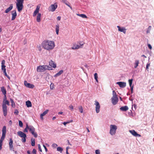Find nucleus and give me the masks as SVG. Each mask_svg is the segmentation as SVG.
Instances as JSON below:
<instances>
[{
  "instance_id": "nucleus-16",
  "label": "nucleus",
  "mask_w": 154,
  "mask_h": 154,
  "mask_svg": "<svg viewBox=\"0 0 154 154\" xmlns=\"http://www.w3.org/2000/svg\"><path fill=\"white\" fill-rule=\"evenodd\" d=\"M40 9V7L37 6L36 7V9L35 11L33 14V17L35 16L36 14L38 13Z\"/></svg>"
},
{
  "instance_id": "nucleus-31",
  "label": "nucleus",
  "mask_w": 154,
  "mask_h": 154,
  "mask_svg": "<svg viewBox=\"0 0 154 154\" xmlns=\"http://www.w3.org/2000/svg\"><path fill=\"white\" fill-rule=\"evenodd\" d=\"M59 26L58 24L56 25V31L57 35L58 34L59 31Z\"/></svg>"
},
{
  "instance_id": "nucleus-41",
  "label": "nucleus",
  "mask_w": 154,
  "mask_h": 154,
  "mask_svg": "<svg viewBox=\"0 0 154 154\" xmlns=\"http://www.w3.org/2000/svg\"><path fill=\"white\" fill-rule=\"evenodd\" d=\"M112 97H117V95L116 94V93L114 90L112 91Z\"/></svg>"
},
{
  "instance_id": "nucleus-45",
  "label": "nucleus",
  "mask_w": 154,
  "mask_h": 154,
  "mask_svg": "<svg viewBox=\"0 0 154 154\" xmlns=\"http://www.w3.org/2000/svg\"><path fill=\"white\" fill-rule=\"evenodd\" d=\"M58 145L56 143H54L52 145V146L54 148H56Z\"/></svg>"
},
{
  "instance_id": "nucleus-54",
  "label": "nucleus",
  "mask_w": 154,
  "mask_h": 154,
  "mask_svg": "<svg viewBox=\"0 0 154 154\" xmlns=\"http://www.w3.org/2000/svg\"><path fill=\"white\" fill-rule=\"evenodd\" d=\"M131 87V93H132L133 92V86H131V87Z\"/></svg>"
},
{
  "instance_id": "nucleus-14",
  "label": "nucleus",
  "mask_w": 154,
  "mask_h": 154,
  "mask_svg": "<svg viewBox=\"0 0 154 154\" xmlns=\"http://www.w3.org/2000/svg\"><path fill=\"white\" fill-rule=\"evenodd\" d=\"M9 143V148L11 150H13L14 148L13 146V141L12 138L10 139Z\"/></svg>"
},
{
  "instance_id": "nucleus-60",
  "label": "nucleus",
  "mask_w": 154,
  "mask_h": 154,
  "mask_svg": "<svg viewBox=\"0 0 154 154\" xmlns=\"http://www.w3.org/2000/svg\"><path fill=\"white\" fill-rule=\"evenodd\" d=\"M12 121L11 120H10L9 122V124H10V125H11L12 124Z\"/></svg>"
},
{
  "instance_id": "nucleus-46",
  "label": "nucleus",
  "mask_w": 154,
  "mask_h": 154,
  "mask_svg": "<svg viewBox=\"0 0 154 154\" xmlns=\"http://www.w3.org/2000/svg\"><path fill=\"white\" fill-rule=\"evenodd\" d=\"M94 78L95 79H97L98 75L97 73H95L94 74Z\"/></svg>"
},
{
  "instance_id": "nucleus-58",
  "label": "nucleus",
  "mask_w": 154,
  "mask_h": 154,
  "mask_svg": "<svg viewBox=\"0 0 154 154\" xmlns=\"http://www.w3.org/2000/svg\"><path fill=\"white\" fill-rule=\"evenodd\" d=\"M85 44V43L84 42H80L79 43V44H80V46H81V47L83 45Z\"/></svg>"
},
{
  "instance_id": "nucleus-5",
  "label": "nucleus",
  "mask_w": 154,
  "mask_h": 154,
  "mask_svg": "<svg viewBox=\"0 0 154 154\" xmlns=\"http://www.w3.org/2000/svg\"><path fill=\"white\" fill-rule=\"evenodd\" d=\"M48 67V66L43 65L37 67V70L38 72H42L46 70L47 68Z\"/></svg>"
},
{
  "instance_id": "nucleus-7",
  "label": "nucleus",
  "mask_w": 154,
  "mask_h": 154,
  "mask_svg": "<svg viewBox=\"0 0 154 154\" xmlns=\"http://www.w3.org/2000/svg\"><path fill=\"white\" fill-rule=\"evenodd\" d=\"M95 102L94 104L96 105L95 110L96 112L97 113H98L100 111V106L99 103L98 101H95Z\"/></svg>"
},
{
  "instance_id": "nucleus-56",
  "label": "nucleus",
  "mask_w": 154,
  "mask_h": 154,
  "mask_svg": "<svg viewBox=\"0 0 154 154\" xmlns=\"http://www.w3.org/2000/svg\"><path fill=\"white\" fill-rule=\"evenodd\" d=\"M150 63H147L146 64V69H148L149 67L150 66Z\"/></svg>"
},
{
  "instance_id": "nucleus-11",
  "label": "nucleus",
  "mask_w": 154,
  "mask_h": 154,
  "mask_svg": "<svg viewBox=\"0 0 154 154\" xmlns=\"http://www.w3.org/2000/svg\"><path fill=\"white\" fill-rule=\"evenodd\" d=\"M116 84L118 85L121 88H124L126 86V83L124 82H116Z\"/></svg>"
},
{
  "instance_id": "nucleus-3",
  "label": "nucleus",
  "mask_w": 154,
  "mask_h": 154,
  "mask_svg": "<svg viewBox=\"0 0 154 154\" xmlns=\"http://www.w3.org/2000/svg\"><path fill=\"white\" fill-rule=\"evenodd\" d=\"M17 134L20 137H22L21 141L23 143H25L26 141V135L25 134L21 131L17 132Z\"/></svg>"
},
{
  "instance_id": "nucleus-52",
  "label": "nucleus",
  "mask_w": 154,
  "mask_h": 154,
  "mask_svg": "<svg viewBox=\"0 0 154 154\" xmlns=\"http://www.w3.org/2000/svg\"><path fill=\"white\" fill-rule=\"evenodd\" d=\"M147 46H148V47L150 49H152V47L151 45L150 44H147Z\"/></svg>"
},
{
  "instance_id": "nucleus-51",
  "label": "nucleus",
  "mask_w": 154,
  "mask_h": 154,
  "mask_svg": "<svg viewBox=\"0 0 154 154\" xmlns=\"http://www.w3.org/2000/svg\"><path fill=\"white\" fill-rule=\"evenodd\" d=\"M36 150L35 149H33L32 152L33 154H36Z\"/></svg>"
},
{
  "instance_id": "nucleus-12",
  "label": "nucleus",
  "mask_w": 154,
  "mask_h": 154,
  "mask_svg": "<svg viewBox=\"0 0 154 154\" xmlns=\"http://www.w3.org/2000/svg\"><path fill=\"white\" fill-rule=\"evenodd\" d=\"M12 17L11 18V20H14L16 18L17 14L16 10H13L11 12Z\"/></svg>"
},
{
  "instance_id": "nucleus-21",
  "label": "nucleus",
  "mask_w": 154,
  "mask_h": 154,
  "mask_svg": "<svg viewBox=\"0 0 154 154\" xmlns=\"http://www.w3.org/2000/svg\"><path fill=\"white\" fill-rule=\"evenodd\" d=\"M120 109L122 111H125L128 109V106H125L121 107Z\"/></svg>"
},
{
  "instance_id": "nucleus-22",
  "label": "nucleus",
  "mask_w": 154,
  "mask_h": 154,
  "mask_svg": "<svg viewBox=\"0 0 154 154\" xmlns=\"http://www.w3.org/2000/svg\"><path fill=\"white\" fill-rule=\"evenodd\" d=\"M29 131L31 133H32L34 131H35V129L33 126L30 125L29 127Z\"/></svg>"
},
{
  "instance_id": "nucleus-44",
  "label": "nucleus",
  "mask_w": 154,
  "mask_h": 154,
  "mask_svg": "<svg viewBox=\"0 0 154 154\" xmlns=\"http://www.w3.org/2000/svg\"><path fill=\"white\" fill-rule=\"evenodd\" d=\"M11 105L12 106H13V105L15 106V103L14 102V101L13 99H11Z\"/></svg>"
},
{
  "instance_id": "nucleus-28",
  "label": "nucleus",
  "mask_w": 154,
  "mask_h": 154,
  "mask_svg": "<svg viewBox=\"0 0 154 154\" xmlns=\"http://www.w3.org/2000/svg\"><path fill=\"white\" fill-rule=\"evenodd\" d=\"M16 5H23L24 0H17Z\"/></svg>"
},
{
  "instance_id": "nucleus-42",
  "label": "nucleus",
  "mask_w": 154,
  "mask_h": 154,
  "mask_svg": "<svg viewBox=\"0 0 154 154\" xmlns=\"http://www.w3.org/2000/svg\"><path fill=\"white\" fill-rule=\"evenodd\" d=\"M4 73L5 75L9 79H10V77L7 74L6 71H5H5L4 72H3Z\"/></svg>"
},
{
  "instance_id": "nucleus-30",
  "label": "nucleus",
  "mask_w": 154,
  "mask_h": 154,
  "mask_svg": "<svg viewBox=\"0 0 154 154\" xmlns=\"http://www.w3.org/2000/svg\"><path fill=\"white\" fill-rule=\"evenodd\" d=\"M6 127L5 126H4L2 129V134H5L6 133Z\"/></svg>"
},
{
  "instance_id": "nucleus-61",
  "label": "nucleus",
  "mask_w": 154,
  "mask_h": 154,
  "mask_svg": "<svg viewBox=\"0 0 154 154\" xmlns=\"http://www.w3.org/2000/svg\"><path fill=\"white\" fill-rule=\"evenodd\" d=\"M63 124H64V125H66V124H68V122H64L63 123Z\"/></svg>"
},
{
  "instance_id": "nucleus-43",
  "label": "nucleus",
  "mask_w": 154,
  "mask_h": 154,
  "mask_svg": "<svg viewBox=\"0 0 154 154\" xmlns=\"http://www.w3.org/2000/svg\"><path fill=\"white\" fill-rule=\"evenodd\" d=\"M19 125L20 126V127H23V124L21 121H19Z\"/></svg>"
},
{
  "instance_id": "nucleus-39",
  "label": "nucleus",
  "mask_w": 154,
  "mask_h": 154,
  "mask_svg": "<svg viewBox=\"0 0 154 154\" xmlns=\"http://www.w3.org/2000/svg\"><path fill=\"white\" fill-rule=\"evenodd\" d=\"M5 134H2V136L1 138V139L0 140H2V142L4 140L5 138Z\"/></svg>"
},
{
  "instance_id": "nucleus-48",
  "label": "nucleus",
  "mask_w": 154,
  "mask_h": 154,
  "mask_svg": "<svg viewBox=\"0 0 154 154\" xmlns=\"http://www.w3.org/2000/svg\"><path fill=\"white\" fill-rule=\"evenodd\" d=\"M2 140H0V149H1L2 148Z\"/></svg>"
},
{
  "instance_id": "nucleus-10",
  "label": "nucleus",
  "mask_w": 154,
  "mask_h": 154,
  "mask_svg": "<svg viewBox=\"0 0 154 154\" xmlns=\"http://www.w3.org/2000/svg\"><path fill=\"white\" fill-rule=\"evenodd\" d=\"M129 132L132 135L134 136L138 137H140L141 136V135L140 134H137V132L134 130H130Z\"/></svg>"
},
{
  "instance_id": "nucleus-34",
  "label": "nucleus",
  "mask_w": 154,
  "mask_h": 154,
  "mask_svg": "<svg viewBox=\"0 0 154 154\" xmlns=\"http://www.w3.org/2000/svg\"><path fill=\"white\" fill-rule=\"evenodd\" d=\"M57 150L58 151H60L61 153L63 150V149L61 147H58L57 148Z\"/></svg>"
},
{
  "instance_id": "nucleus-24",
  "label": "nucleus",
  "mask_w": 154,
  "mask_h": 154,
  "mask_svg": "<svg viewBox=\"0 0 154 154\" xmlns=\"http://www.w3.org/2000/svg\"><path fill=\"white\" fill-rule=\"evenodd\" d=\"M139 63V61L138 60H136L134 63V68H136L138 66Z\"/></svg>"
},
{
  "instance_id": "nucleus-9",
  "label": "nucleus",
  "mask_w": 154,
  "mask_h": 154,
  "mask_svg": "<svg viewBox=\"0 0 154 154\" xmlns=\"http://www.w3.org/2000/svg\"><path fill=\"white\" fill-rule=\"evenodd\" d=\"M24 85L26 87L29 88H33L34 87V85L28 83L26 81H24Z\"/></svg>"
},
{
  "instance_id": "nucleus-26",
  "label": "nucleus",
  "mask_w": 154,
  "mask_h": 154,
  "mask_svg": "<svg viewBox=\"0 0 154 154\" xmlns=\"http://www.w3.org/2000/svg\"><path fill=\"white\" fill-rule=\"evenodd\" d=\"M26 105L28 107H31L32 106L31 102L29 100L26 102Z\"/></svg>"
},
{
  "instance_id": "nucleus-1",
  "label": "nucleus",
  "mask_w": 154,
  "mask_h": 154,
  "mask_svg": "<svg viewBox=\"0 0 154 154\" xmlns=\"http://www.w3.org/2000/svg\"><path fill=\"white\" fill-rule=\"evenodd\" d=\"M41 45L44 49L49 51L53 50L55 46L54 41L48 40H44L42 43Z\"/></svg>"
},
{
  "instance_id": "nucleus-35",
  "label": "nucleus",
  "mask_w": 154,
  "mask_h": 154,
  "mask_svg": "<svg viewBox=\"0 0 154 154\" xmlns=\"http://www.w3.org/2000/svg\"><path fill=\"white\" fill-rule=\"evenodd\" d=\"M31 145L32 146H34L35 145V140L34 139L33 140L32 139H31Z\"/></svg>"
},
{
  "instance_id": "nucleus-13",
  "label": "nucleus",
  "mask_w": 154,
  "mask_h": 154,
  "mask_svg": "<svg viewBox=\"0 0 154 154\" xmlns=\"http://www.w3.org/2000/svg\"><path fill=\"white\" fill-rule=\"evenodd\" d=\"M117 27L118 29V30L121 32H122L124 33L125 34L126 32V29L124 27H121L119 26H117Z\"/></svg>"
},
{
  "instance_id": "nucleus-37",
  "label": "nucleus",
  "mask_w": 154,
  "mask_h": 154,
  "mask_svg": "<svg viewBox=\"0 0 154 154\" xmlns=\"http://www.w3.org/2000/svg\"><path fill=\"white\" fill-rule=\"evenodd\" d=\"M2 70H3V72H4L5 70V71H6V69H5V65H2Z\"/></svg>"
},
{
  "instance_id": "nucleus-17",
  "label": "nucleus",
  "mask_w": 154,
  "mask_h": 154,
  "mask_svg": "<svg viewBox=\"0 0 154 154\" xmlns=\"http://www.w3.org/2000/svg\"><path fill=\"white\" fill-rule=\"evenodd\" d=\"M13 5L11 4L10 5V7L7 8L5 10V12L6 13H8L13 8Z\"/></svg>"
},
{
  "instance_id": "nucleus-50",
  "label": "nucleus",
  "mask_w": 154,
  "mask_h": 154,
  "mask_svg": "<svg viewBox=\"0 0 154 154\" xmlns=\"http://www.w3.org/2000/svg\"><path fill=\"white\" fill-rule=\"evenodd\" d=\"M95 153L96 154H100V151L99 150H96L95 151Z\"/></svg>"
},
{
  "instance_id": "nucleus-57",
  "label": "nucleus",
  "mask_w": 154,
  "mask_h": 154,
  "mask_svg": "<svg viewBox=\"0 0 154 154\" xmlns=\"http://www.w3.org/2000/svg\"><path fill=\"white\" fill-rule=\"evenodd\" d=\"M69 107L71 110H72L73 109V106L71 105L69 106Z\"/></svg>"
},
{
  "instance_id": "nucleus-38",
  "label": "nucleus",
  "mask_w": 154,
  "mask_h": 154,
  "mask_svg": "<svg viewBox=\"0 0 154 154\" xmlns=\"http://www.w3.org/2000/svg\"><path fill=\"white\" fill-rule=\"evenodd\" d=\"M128 81H129L130 86L131 87L132 86V83L133 79H129Z\"/></svg>"
},
{
  "instance_id": "nucleus-63",
  "label": "nucleus",
  "mask_w": 154,
  "mask_h": 154,
  "mask_svg": "<svg viewBox=\"0 0 154 154\" xmlns=\"http://www.w3.org/2000/svg\"><path fill=\"white\" fill-rule=\"evenodd\" d=\"M73 122V120H71L70 121H68L66 122H68V123H69L71 122Z\"/></svg>"
},
{
  "instance_id": "nucleus-29",
  "label": "nucleus",
  "mask_w": 154,
  "mask_h": 154,
  "mask_svg": "<svg viewBox=\"0 0 154 154\" xmlns=\"http://www.w3.org/2000/svg\"><path fill=\"white\" fill-rule=\"evenodd\" d=\"M77 15L80 16L83 18H87V16L85 14H76Z\"/></svg>"
},
{
  "instance_id": "nucleus-33",
  "label": "nucleus",
  "mask_w": 154,
  "mask_h": 154,
  "mask_svg": "<svg viewBox=\"0 0 154 154\" xmlns=\"http://www.w3.org/2000/svg\"><path fill=\"white\" fill-rule=\"evenodd\" d=\"M31 133L34 137L36 138L38 137V134L37 133L35 132V131H34L33 132H32Z\"/></svg>"
},
{
  "instance_id": "nucleus-53",
  "label": "nucleus",
  "mask_w": 154,
  "mask_h": 154,
  "mask_svg": "<svg viewBox=\"0 0 154 154\" xmlns=\"http://www.w3.org/2000/svg\"><path fill=\"white\" fill-rule=\"evenodd\" d=\"M4 95V99L3 100V101H4L5 100H7L6 94H5V95Z\"/></svg>"
},
{
  "instance_id": "nucleus-49",
  "label": "nucleus",
  "mask_w": 154,
  "mask_h": 154,
  "mask_svg": "<svg viewBox=\"0 0 154 154\" xmlns=\"http://www.w3.org/2000/svg\"><path fill=\"white\" fill-rule=\"evenodd\" d=\"M38 149H39V150L41 152H42V149H41V146L39 144H38Z\"/></svg>"
},
{
  "instance_id": "nucleus-20",
  "label": "nucleus",
  "mask_w": 154,
  "mask_h": 154,
  "mask_svg": "<svg viewBox=\"0 0 154 154\" xmlns=\"http://www.w3.org/2000/svg\"><path fill=\"white\" fill-rule=\"evenodd\" d=\"M49 65L51 67L55 68L56 67V64L54 63V62L52 60H51L49 62Z\"/></svg>"
},
{
  "instance_id": "nucleus-19",
  "label": "nucleus",
  "mask_w": 154,
  "mask_h": 154,
  "mask_svg": "<svg viewBox=\"0 0 154 154\" xmlns=\"http://www.w3.org/2000/svg\"><path fill=\"white\" fill-rule=\"evenodd\" d=\"M48 112V110L47 109L44 111L42 114H41L40 115L41 119L42 120L43 119V117L45 116L46 114H47Z\"/></svg>"
},
{
  "instance_id": "nucleus-62",
  "label": "nucleus",
  "mask_w": 154,
  "mask_h": 154,
  "mask_svg": "<svg viewBox=\"0 0 154 154\" xmlns=\"http://www.w3.org/2000/svg\"><path fill=\"white\" fill-rule=\"evenodd\" d=\"M61 19V17H60L58 16L57 17V20H60Z\"/></svg>"
},
{
  "instance_id": "nucleus-59",
  "label": "nucleus",
  "mask_w": 154,
  "mask_h": 154,
  "mask_svg": "<svg viewBox=\"0 0 154 154\" xmlns=\"http://www.w3.org/2000/svg\"><path fill=\"white\" fill-rule=\"evenodd\" d=\"M43 146L45 149L46 152H47L48 151V149H47V148H46V146L44 145H43Z\"/></svg>"
},
{
  "instance_id": "nucleus-4",
  "label": "nucleus",
  "mask_w": 154,
  "mask_h": 154,
  "mask_svg": "<svg viewBox=\"0 0 154 154\" xmlns=\"http://www.w3.org/2000/svg\"><path fill=\"white\" fill-rule=\"evenodd\" d=\"M117 127L115 125H110V134L112 135H114L116 132Z\"/></svg>"
},
{
  "instance_id": "nucleus-2",
  "label": "nucleus",
  "mask_w": 154,
  "mask_h": 154,
  "mask_svg": "<svg viewBox=\"0 0 154 154\" xmlns=\"http://www.w3.org/2000/svg\"><path fill=\"white\" fill-rule=\"evenodd\" d=\"M6 105H9V102L8 100L3 101L2 108L3 112V115L4 116H6L7 113V107Z\"/></svg>"
},
{
  "instance_id": "nucleus-6",
  "label": "nucleus",
  "mask_w": 154,
  "mask_h": 154,
  "mask_svg": "<svg viewBox=\"0 0 154 154\" xmlns=\"http://www.w3.org/2000/svg\"><path fill=\"white\" fill-rule=\"evenodd\" d=\"M57 7V5L56 3L54 5H51L49 8L48 10L50 11L53 12L54 11Z\"/></svg>"
},
{
  "instance_id": "nucleus-15",
  "label": "nucleus",
  "mask_w": 154,
  "mask_h": 154,
  "mask_svg": "<svg viewBox=\"0 0 154 154\" xmlns=\"http://www.w3.org/2000/svg\"><path fill=\"white\" fill-rule=\"evenodd\" d=\"M16 7L19 12H20L23 9V5H16Z\"/></svg>"
},
{
  "instance_id": "nucleus-32",
  "label": "nucleus",
  "mask_w": 154,
  "mask_h": 154,
  "mask_svg": "<svg viewBox=\"0 0 154 154\" xmlns=\"http://www.w3.org/2000/svg\"><path fill=\"white\" fill-rule=\"evenodd\" d=\"M29 126H28L27 124H26V128L23 130V132H28V129L29 130Z\"/></svg>"
},
{
  "instance_id": "nucleus-18",
  "label": "nucleus",
  "mask_w": 154,
  "mask_h": 154,
  "mask_svg": "<svg viewBox=\"0 0 154 154\" xmlns=\"http://www.w3.org/2000/svg\"><path fill=\"white\" fill-rule=\"evenodd\" d=\"M82 47L81 46L74 44L72 47V49L73 50L78 49Z\"/></svg>"
},
{
  "instance_id": "nucleus-25",
  "label": "nucleus",
  "mask_w": 154,
  "mask_h": 154,
  "mask_svg": "<svg viewBox=\"0 0 154 154\" xmlns=\"http://www.w3.org/2000/svg\"><path fill=\"white\" fill-rule=\"evenodd\" d=\"M63 72V70H61L60 71L58 72H57V74H55L54 75V77H57L58 76L60 75Z\"/></svg>"
},
{
  "instance_id": "nucleus-36",
  "label": "nucleus",
  "mask_w": 154,
  "mask_h": 154,
  "mask_svg": "<svg viewBox=\"0 0 154 154\" xmlns=\"http://www.w3.org/2000/svg\"><path fill=\"white\" fill-rule=\"evenodd\" d=\"M79 111L82 113L83 112V109L82 107L81 106H80L79 107Z\"/></svg>"
},
{
  "instance_id": "nucleus-8",
  "label": "nucleus",
  "mask_w": 154,
  "mask_h": 154,
  "mask_svg": "<svg viewBox=\"0 0 154 154\" xmlns=\"http://www.w3.org/2000/svg\"><path fill=\"white\" fill-rule=\"evenodd\" d=\"M111 100L112 104L115 105L117 103L118 101V98L117 97H112L111 98Z\"/></svg>"
},
{
  "instance_id": "nucleus-55",
  "label": "nucleus",
  "mask_w": 154,
  "mask_h": 154,
  "mask_svg": "<svg viewBox=\"0 0 154 154\" xmlns=\"http://www.w3.org/2000/svg\"><path fill=\"white\" fill-rule=\"evenodd\" d=\"M5 60H3L2 61V65H4L5 64Z\"/></svg>"
},
{
  "instance_id": "nucleus-27",
  "label": "nucleus",
  "mask_w": 154,
  "mask_h": 154,
  "mask_svg": "<svg viewBox=\"0 0 154 154\" xmlns=\"http://www.w3.org/2000/svg\"><path fill=\"white\" fill-rule=\"evenodd\" d=\"M1 91L2 92V93L4 95L6 94V89L4 87H2L1 88Z\"/></svg>"
},
{
  "instance_id": "nucleus-40",
  "label": "nucleus",
  "mask_w": 154,
  "mask_h": 154,
  "mask_svg": "<svg viewBox=\"0 0 154 154\" xmlns=\"http://www.w3.org/2000/svg\"><path fill=\"white\" fill-rule=\"evenodd\" d=\"M62 2L65 3L67 5H68V3L69 2L67 1V0H62Z\"/></svg>"
},
{
  "instance_id": "nucleus-23",
  "label": "nucleus",
  "mask_w": 154,
  "mask_h": 154,
  "mask_svg": "<svg viewBox=\"0 0 154 154\" xmlns=\"http://www.w3.org/2000/svg\"><path fill=\"white\" fill-rule=\"evenodd\" d=\"M41 14L40 13H38L37 14V15L36 18V21L38 22H40L41 21Z\"/></svg>"
},
{
  "instance_id": "nucleus-47",
  "label": "nucleus",
  "mask_w": 154,
  "mask_h": 154,
  "mask_svg": "<svg viewBox=\"0 0 154 154\" xmlns=\"http://www.w3.org/2000/svg\"><path fill=\"white\" fill-rule=\"evenodd\" d=\"M18 112H19L18 111L17 109H16L15 110V111L14 112V114H15L16 115H18Z\"/></svg>"
},
{
  "instance_id": "nucleus-64",
  "label": "nucleus",
  "mask_w": 154,
  "mask_h": 154,
  "mask_svg": "<svg viewBox=\"0 0 154 154\" xmlns=\"http://www.w3.org/2000/svg\"><path fill=\"white\" fill-rule=\"evenodd\" d=\"M27 153L28 154H31V153L29 151V150H28L27 151Z\"/></svg>"
}]
</instances>
